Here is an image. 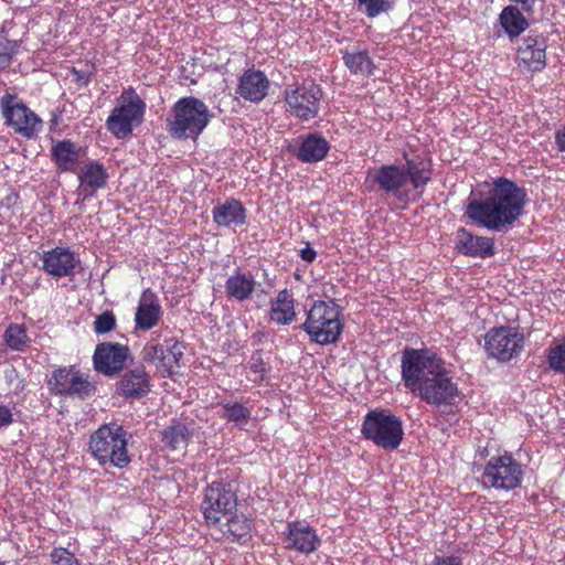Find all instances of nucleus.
<instances>
[{
  "mask_svg": "<svg viewBox=\"0 0 565 565\" xmlns=\"http://www.w3.org/2000/svg\"><path fill=\"white\" fill-rule=\"evenodd\" d=\"M108 179V173L106 168L98 161H89L87 162L78 174V180L81 182V186L84 190H90L95 192L99 189H103Z\"/></svg>",
  "mask_w": 565,
  "mask_h": 565,
  "instance_id": "bb28decb",
  "label": "nucleus"
},
{
  "mask_svg": "<svg viewBox=\"0 0 565 565\" xmlns=\"http://www.w3.org/2000/svg\"><path fill=\"white\" fill-rule=\"evenodd\" d=\"M479 198L469 200L466 215L477 225L492 232L511 230L524 214L529 201L527 192L514 181L499 177L480 190Z\"/></svg>",
  "mask_w": 565,
  "mask_h": 565,
  "instance_id": "f03ea898",
  "label": "nucleus"
},
{
  "mask_svg": "<svg viewBox=\"0 0 565 565\" xmlns=\"http://www.w3.org/2000/svg\"><path fill=\"white\" fill-rule=\"evenodd\" d=\"M130 349L118 342H102L95 348L94 369L104 375L113 376L124 370L130 359Z\"/></svg>",
  "mask_w": 565,
  "mask_h": 565,
  "instance_id": "4468645a",
  "label": "nucleus"
},
{
  "mask_svg": "<svg viewBox=\"0 0 565 565\" xmlns=\"http://www.w3.org/2000/svg\"><path fill=\"white\" fill-rule=\"evenodd\" d=\"M546 47L544 35L525 36L518 49L519 64L527 67L529 71H543L546 66Z\"/></svg>",
  "mask_w": 565,
  "mask_h": 565,
  "instance_id": "6ab92c4d",
  "label": "nucleus"
},
{
  "mask_svg": "<svg viewBox=\"0 0 565 565\" xmlns=\"http://www.w3.org/2000/svg\"><path fill=\"white\" fill-rule=\"evenodd\" d=\"M249 370L253 374H255V377L253 379L255 383L260 384L265 380L268 367L264 362L260 352L257 351L252 355Z\"/></svg>",
  "mask_w": 565,
  "mask_h": 565,
  "instance_id": "a19ab883",
  "label": "nucleus"
},
{
  "mask_svg": "<svg viewBox=\"0 0 565 565\" xmlns=\"http://www.w3.org/2000/svg\"><path fill=\"white\" fill-rule=\"evenodd\" d=\"M343 58L351 71H371L372 61L366 51L347 52Z\"/></svg>",
  "mask_w": 565,
  "mask_h": 565,
  "instance_id": "f704fd0d",
  "label": "nucleus"
},
{
  "mask_svg": "<svg viewBox=\"0 0 565 565\" xmlns=\"http://www.w3.org/2000/svg\"><path fill=\"white\" fill-rule=\"evenodd\" d=\"M426 565H463V558L459 555H439L436 554Z\"/></svg>",
  "mask_w": 565,
  "mask_h": 565,
  "instance_id": "c03bdc74",
  "label": "nucleus"
},
{
  "mask_svg": "<svg viewBox=\"0 0 565 565\" xmlns=\"http://www.w3.org/2000/svg\"><path fill=\"white\" fill-rule=\"evenodd\" d=\"M524 477L522 465L511 454L491 457L483 469L484 488L512 491L521 487Z\"/></svg>",
  "mask_w": 565,
  "mask_h": 565,
  "instance_id": "9d476101",
  "label": "nucleus"
},
{
  "mask_svg": "<svg viewBox=\"0 0 565 565\" xmlns=\"http://www.w3.org/2000/svg\"><path fill=\"white\" fill-rule=\"evenodd\" d=\"M269 81L265 73H243L236 93L246 100L259 103L268 93Z\"/></svg>",
  "mask_w": 565,
  "mask_h": 565,
  "instance_id": "5701e85b",
  "label": "nucleus"
},
{
  "mask_svg": "<svg viewBox=\"0 0 565 565\" xmlns=\"http://www.w3.org/2000/svg\"><path fill=\"white\" fill-rule=\"evenodd\" d=\"M151 387V377L142 364L125 371L117 383L118 394L132 399L148 395Z\"/></svg>",
  "mask_w": 565,
  "mask_h": 565,
  "instance_id": "a211bd4d",
  "label": "nucleus"
},
{
  "mask_svg": "<svg viewBox=\"0 0 565 565\" xmlns=\"http://www.w3.org/2000/svg\"><path fill=\"white\" fill-rule=\"evenodd\" d=\"M316 531L303 522H290L287 525L286 547L301 553L315 550Z\"/></svg>",
  "mask_w": 565,
  "mask_h": 565,
  "instance_id": "4be33fe9",
  "label": "nucleus"
},
{
  "mask_svg": "<svg viewBox=\"0 0 565 565\" xmlns=\"http://www.w3.org/2000/svg\"><path fill=\"white\" fill-rule=\"evenodd\" d=\"M162 316L163 310L158 295L151 289L143 290L135 311V329L149 331L158 326Z\"/></svg>",
  "mask_w": 565,
  "mask_h": 565,
  "instance_id": "dca6fc26",
  "label": "nucleus"
},
{
  "mask_svg": "<svg viewBox=\"0 0 565 565\" xmlns=\"http://www.w3.org/2000/svg\"><path fill=\"white\" fill-rule=\"evenodd\" d=\"M433 170L419 156L403 152V161L396 160L377 168L370 169L366 182L376 191L393 198L396 202L407 204L422 199L430 182Z\"/></svg>",
  "mask_w": 565,
  "mask_h": 565,
  "instance_id": "7ed1b4c3",
  "label": "nucleus"
},
{
  "mask_svg": "<svg viewBox=\"0 0 565 565\" xmlns=\"http://www.w3.org/2000/svg\"><path fill=\"white\" fill-rule=\"evenodd\" d=\"M316 305L312 306V309L309 312L307 321L302 324V329L307 331L310 337V340L315 343H318V326L312 321V310Z\"/></svg>",
  "mask_w": 565,
  "mask_h": 565,
  "instance_id": "a18cd8bd",
  "label": "nucleus"
},
{
  "mask_svg": "<svg viewBox=\"0 0 565 565\" xmlns=\"http://www.w3.org/2000/svg\"><path fill=\"white\" fill-rule=\"evenodd\" d=\"M212 118L213 114L203 100L186 96L174 103L167 129L175 139L196 140Z\"/></svg>",
  "mask_w": 565,
  "mask_h": 565,
  "instance_id": "39448f33",
  "label": "nucleus"
},
{
  "mask_svg": "<svg viewBox=\"0 0 565 565\" xmlns=\"http://www.w3.org/2000/svg\"><path fill=\"white\" fill-rule=\"evenodd\" d=\"M17 41H0V68H6L11 63L13 55L18 52Z\"/></svg>",
  "mask_w": 565,
  "mask_h": 565,
  "instance_id": "37998d69",
  "label": "nucleus"
},
{
  "mask_svg": "<svg viewBox=\"0 0 565 565\" xmlns=\"http://www.w3.org/2000/svg\"><path fill=\"white\" fill-rule=\"evenodd\" d=\"M359 7H364L367 18H375L391 8L386 0H356Z\"/></svg>",
  "mask_w": 565,
  "mask_h": 565,
  "instance_id": "58836bf2",
  "label": "nucleus"
},
{
  "mask_svg": "<svg viewBox=\"0 0 565 565\" xmlns=\"http://www.w3.org/2000/svg\"><path fill=\"white\" fill-rule=\"evenodd\" d=\"M116 328V317L113 311H105L94 321V331L97 334L110 332Z\"/></svg>",
  "mask_w": 565,
  "mask_h": 565,
  "instance_id": "ea45409f",
  "label": "nucleus"
},
{
  "mask_svg": "<svg viewBox=\"0 0 565 565\" xmlns=\"http://www.w3.org/2000/svg\"><path fill=\"white\" fill-rule=\"evenodd\" d=\"M47 388L52 395L86 399L96 391L88 375L74 365L55 369L47 379Z\"/></svg>",
  "mask_w": 565,
  "mask_h": 565,
  "instance_id": "f8f14e48",
  "label": "nucleus"
},
{
  "mask_svg": "<svg viewBox=\"0 0 565 565\" xmlns=\"http://www.w3.org/2000/svg\"><path fill=\"white\" fill-rule=\"evenodd\" d=\"M128 431L119 424H104L92 433L88 449L100 466L124 469L131 462L128 452Z\"/></svg>",
  "mask_w": 565,
  "mask_h": 565,
  "instance_id": "20e7f679",
  "label": "nucleus"
},
{
  "mask_svg": "<svg viewBox=\"0 0 565 565\" xmlns=\"http://www.w3.org/2000/svg\"><path fill=\"white\" fill-rule=\"evenodd\" d=\"M256 281L250 273L237 270L225 281V292L230 299L245 301L255 291Z\"/></svg>",
  "mask_w": 565,
  "mask_h": 565,
  "instance_id": "b1692460",
  "label": "nucleus"
},
{
  "mask_svg": "<svg viewBox=\"0 0 565 565\" xmlns=\"http://www.w3.org/2000/svg\"><path fill=\"white\" fill-rule=\"evenodd\" d=\"M224 520L233 542L244 543L250 537V522L245 514L236 511Z\"/></svg>",
  "mask_w": 565,
  "mask_h": 565,
  "instance_id": "c756f323",
  "label": "nucleus"
},
{
  "mask_svg": "<svg viewBox=\"0 0 565 565\" xmlns=\"http://www.w3.org/2000/svg\"><path fill=\"white\" fill-rule=\"evenodd\" d=\"M183 344L177 338L166 339L163 343H157L154 339L148 341L142 351V361L156 365L168 376H171L175 369L180 367L183 358Z\"/></svg>",
  "mask_w": 565,
  "mask_h": 565,
  "instance_id": "ddd939ff",
  "label": "nucleus"
},
{
  "mask_svg": "<svg viewBox=\"0 0 565 565\" xmlns=\"http://www.w3.org/2000/svg\"><path fill=\"white\" fill-rule=\"evenodd\" d=\"M269 316L277 324L285 326L292 322L296 312L294 308V298L289 290L282 289L278 292L276 299L271 301Z\"/></svg>",
  "mask_w": 565,
  "mask_h": 565,
  "instance_id": "cd10ccee",
  "label": "nucleus"
},
{
  "mask_svg": "<svg viewBox=\"0 0 565 565\" xmlns=\"http://www.w3.org/2000/svg\"><path fill=\"white\" fill-rule=\"evenodd\" d=\"M42 269L55 279L74 277L81 264L78 256L70 248L56 246L43 252Z\"/></svg>",
  "mask_w": 565,
  "mask_h": 565,
  "instance_id": "2eb2a0df",
  "label": "nucleus"
},
{
  "mask_svg": "<svg viewBox=\"0 0 565 565\" xmlns=\"http://www.w3.org/2000/svg\"><path fill=\"white\" fill-rule=\"evenodd\" d=\"M455 249L463 256L473 258H490L495 255L493 238L473 235L465 227L459 228L456 234Z\"/></svg>",
  "mask_w": 565,
  "mask_h": 565,
  "instance_id": "f3484780",
  "label": "nucleus"
},
{
  "mask_svg": "<svg viewBox=\"0 0 565 565\" xmlns=\"http://www.w3.org/2000/svg\"><path fill=\"white\" fill-rule=\"evenodd\" d=\"M525 12L519 7L509 4L499 14V22L505 34L512 40L520 36L530 25Z\"/></svg>",
  "mask_w": 565,
  "mask_h": 565,
  "instance_id": "393cba45",
  "label": "nucleus"
},
{
  "mask_svg": "<svg viewBox=\"0 0 565 565\" xmlns=\"http://www.w3.org/2000/svg\"><path fill=\"white\" fill-rule=\"evenodd\" d=\"M511 3H515L514 6L519 7L526 14L533 13L535 0H509Z\"/></svg>",
  "mask_w": 565,
  "mask_h": 565,
  "instance_id": "de8ad7c7",
  "label": "nucleus"
},
{
  "mask_svg": "<svg viewBox=\"0 0 565 565\" xmlns=\"http://www.w3.org/2000/svg\"><path fill=\"white\" fill-rule=\"evenodd\" d=\"M525 345V337L518 327L500 326L490 328L484 334V352L488 359L499 363L516 360Z\"/></svg>",
  "mask_w": 565,
  "mask_h": 565,
  "instance_id": "6e6552de",
  "label": "nucleus"
},
{
  "mask_svg": "<svg viewBox=\"0 0 565 565\" xmlns=\"http://www.w3.org/2000/svg\"><path fill=\"white\" fill-rule=\"evenodd\" d=\"M0 107L6 124L25 139H34L43 128L42 119L15 94L6 93L0 98Z\"/></svg>",
  "mask_w": 565,
  "mask_h": 565,
  "instance_id": "9b49d317",
  "label": "nucleus"
},
{
  "mask_svg": "<svg viewBox=\"0 0 565 565\" xmlns=\"http://www.w3.org/2000/svg\"><path fill=\"white\" fill-rule=\"evenodd\" d=\"M237 504L235 481L220 478L204 488L200 509L205 524L217 526L225 518L237 511Z\"/></svg>",
  "mask_w": 565,
  "mask_h": 565,
  "instance_id": "0eeeda50",
  "label": "nucleus"
},
{
  "mask_svg": "<svg viewBox=\"0 0 565 565\" xmlns=\"http://www.w3.org/2000/svg\"><path fill=\"white\" fill-rule=\"evenodd\" d=\"M146 110V104L134 89L125 90L120 102L106 120L107 130L118 139L131 136L136 126L140 125Z\"/></svg>",
  "mask_w": 565,
  "mask_h": 565,
  "instance_id": "1a4fd4ad",
  "label": "nucleus"
},
{
  "mask_svg": "<svg viewBox=\"0 0 565 565\" xmlns=\"http://www.w3.org/2000/svg\"><path fill=\"white\" fill-rule=\"evenodd\" d=\"M329 151V143L328 141L320 137V161L327 156Z\"/></svg>",
  "mask_w": 565,
  "mask_h": 565,
  "instance_id": "3c124183",
  "label": "nucleus"
},
{
  "mask_svg": "<svg viewBox=\"0 0 565 565\" xmlns=\"http://www.w3.org/2000/svg\"><path fill=\"white\" fill-rule=\"evenodd\" d=\"M298 158L303 162H316L318 161V135L309 134L306 139L302 140L298 151Z\"/></svg>",
  "mask_w": 565,
  "mask_h": 565,
  "instance_id": "c9c22d12",
  "label": "nucleus"
},
{
  "mask_svg": "<svg viewBox=\"0 0 565 565\" xmlns=\"http://www.w3.org/2000/svg\"><path fill=\"white\" fill-rule=\"evenodd\" d=\"M294 115L301 119H310L318 114V102L313 94L308 96L305 88H297L286 97Z\"/></svg>",
  "mask_w": 565,
  "mask_h": 565,
  "instance_id": "a878e982",
  "label": "nucleus"
},
{
  "mask_svg": "<svg viewBox=\"0 0 565 565\" xmlns=\"http://www.w3.org/2000/svg\"><path fill=\"white\" fill-rule=\"evenodd\" d=\"M0 565H4V563H3V562H0Z\"/></svg>",
  "mask_w": 565,
  "mask_h": 565,
  "instance_id": "603ef678",
  "label": "nucleus"
},
{
  "mask_svg": "<svg viewBox=\"0 0 565 565\" xmlns=\"http://www.w3.org/2000/svg\"><path fill=\"white\" fill-rule=\"evenodd\" d=\"M13 423V414L11 409L0 404V427H7Z\"/></svg>",
  "mask_w": 565,
  "mask_h": 565,
  "instance_id": "49530a36",
  "label": "nucleus"
},
{
  "mask_svg": "<svg viewBox=\"0 0 565 565\" xmlns=\"http://www.w3.org/2000/svg\"><path fill=\"white\" fill-rule=\"evenodd\" d=\"M547 361L552 370L565 373V344H557L547 350Z\"/></svg>",
  "mask_w": 565,
  "mask_h": 565,
  "instance_id": "e433bc0d",
  "label": "nucleus"
},
{
  "mask_svg": "<svg viewBox=\"0 0 565 565\" xmlns=\"http://www.w3.org/2000/svg\"><path fill=\"white\" fill-rule=\"evenodd\" d=\"M316 250L307 245L305 248L300 250V256L303 260L312 262L316 258Z\"/></svg>",
  "mask_w": 565,
  "mask_h": 565,
  "instance_id": "8fccbe9b",
  "label": "nucleus"
},
{
  "mask_svg": "<svg viewBox=\"0 0 565 565\" xmlns=\"http://www.w3.org/2000/svg\"><path fill=\"white\" fill-rule=\"evenodd\" d=\"M361 434L375 447L385 451H394L404 440V423L391 409L374 408L363 416Z\"/></svg>",
  "mask_w": 565,
  "mask_h": 565,
  "instance_id": "423d86ee",
  "label": "nucleus"
},
{
  "mask_svg": "<svg viewBox=\"0 0 565 565\" xmlns=\"http://www.w3.org/2000/svg\"><path fill=\"white\" fill-rule=\"evenodd\" d=\"M81 158V148L70 139L58 140L51 147V160L61 172H75Z\"/></svg>",
  "mask_w": 565,
  "mask_h": 565,
  "instance_id": "412c9836",
  "label": "nucleus"
},
{
  "mask_svg": "<svg viewBox=\"0 0 565 565\" xmlns=\"http://www.w3.org/2000/svg\"><path fill=\"white\" fill-rule=\"evenodd\" d=\"M401 380L407 392L433 407L452 406L459 396L447 362L429 348L402 351Z\"/></svg>",
  "mask_w": 565,
  "mask_h": 565,
  "instance_id": "f257e3e1",
  "label": "nucleus"
},
{
  "mask_svg": "<svg viewBox=\"0 0 565 565\" xmlns=\"http://www.w3.org/2000/svg\"><path fill=\"white\" fill-rule=\"evenodd\" d=\"M320 321H343L341 307L332 299L320 300Z\"/></svg>",
  "mask_w": 565,
  "mask_h": 565,
  "instance_id": "4c0bfd02",
  "label": "nucleus"
},
{
  "mask_svg": "<svg viewBox=\"0 0 565 565\" xmlns=\"http://www.w3.org/2000/svg\"><path fill=\"white\" fill-rule=\"evenodd\" d=\"M190 438L188 427L180 422L172 423L161 431L162 444L171 450L185 448Z\"/></svg>",
  "mask_w": 565,
  "mask_h": 565,
  "instance_id": "c85d7f7f",
  "label": "nucleus"
},
{
  "mask_svg": "<svg viewBox=\"0 0 565 565\" xmlns=\"http://www.w3.org/2000/svg\"><path fill=\"white\" fill-rule=\"evenodd\" d=\"M343 330V321H320V345L334 343Z\"/></svg>",
  "mask_w": 565,
  "mask_h": 565,
  "instance_id": "72a5a7b5",
  "label": "nucleus"
},
{
  "mask_svg": "<svg viewBox=\"0 0 565 565\" xmlns=\"http://www.w3.org/2000/svg\"><path fill=\"white\" fill-rule=\"evenodd\" d=\"M20 202V194L11 185L0 184V217L11 220Z\"/></svg>",
  "mask_w": 565,
  "mask_h": 565,
  "instance_id": "473e14b6",
  "label": "nucleus"
},
{
  "mask_svg": "<svg viewBox=\"0 0 565 565\" xmlns=\"http://www.w3.org/2000/svg\"><path fill=\"white\" fill-rule=\"evenodd\" d=\"M6 344L12 351L23 352L29 347L30 338L24 324L11 323L3 333Z\"/></svg>",
  "mask_w": 565,
  "mask_h": 565,
  "instance_id": "7c9ffc66",
  "label": "nucleus"
},
{
  "mask_svg": "<svg viewBox=\"0 0 565 565\" xmlns=\"http://www.w3.org/2000/svg\"><path fill=\"white\" fill-rule=\"evenodd\" d=\"M223 408L221 417L236 426H244L248 423L252 416V409L238 402H222L220 404Z\"/></svg>",
  "mask_w": 565,
  "mask_h": 565,
  "instance_id": "2f4dec72",
  "label": "nucleus"
},
{
  "mask_svg": "<svg viewBox=\"0 0 565 565\" xmlns=\"http://www.w3.org/2000/svg\"><path fill=\"white\" fill-rule=\"evenodd\" d=\"M50 557L53 565H81L75 555L64 547H54Z\"/></svg>",
  "mask_w": 565,
  "mask_h": 565,
  "instance_id": "79ce46f5",
  "label": "nucleus"
},
{
  "mask_svg": "<svg viewBox=\"0 0 565 565\" xmlns=\"http://www.w3.org/2000/svg\"><path fill=\"white\" fill-rule=\"evenodd\" d=\"M555 143L557 146L558 151L565 152V126H563L555 132Z\"/></svg>",
  "mask_w": 565,
  "mask_h": 565,
  "instance_id": "09e8293b",
  "label": "nucleus"
},
{
  "mask_svg": "<svg viewBox=\"0 0 565 565\" xmlns=\"http://www.w3.org/2000/svg\"><path fill=\"white\" fill-rule=\"evenodd\" d=\"M213 221L223 227L243 226L246 223V209L243 203L234 198H228L224 203L213 207Z\"/></svg>",
  "mask_w": 565,
  "mask_h": 565,
  "instance_id": "aec40b11",
  "label": "nucleus"
}]
</instances>
